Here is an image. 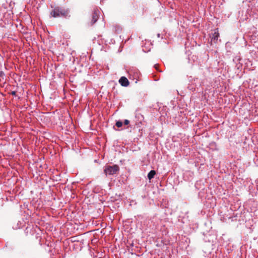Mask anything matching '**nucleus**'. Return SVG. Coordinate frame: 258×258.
Here are the masks:
<instances>
[{"label": "nucleus", "instance_id": "obj_1", "mask_svg": "<svg viewBox=\"0 0 258 258\" xmlns=\"http://www.w3.org/2000/svg\"><path fill=\"white\" fill-rule=\"evenodd\" d=\"M69 14V10L62 7H55L50 12V15L51 17H68Z\"/></svg>", "mask_w": 258, "mask_h": 258}, {"label": "nucleus", "instance_id": "obj_2", "mask_svg": "<svg viewBox=\"0 0 258 258\" xmlns=\"http://www.w3.org/2000/svg\"><path fill=\"white\" fill-rule=\"evenodd\" d=\"M119 169V168L117 165H114L113 166H106L104 169V172L106 176L108 175H111L116 174Z\"/></svg>", "mask_w": 258, "mask_h": 258}, {"label": "nucleus", "instance_id": "obj_3", "mask_svg": "<svg viewBox=\"0 0 258 258\" xmlns=\"http://www.w3.org/2000/svg\"><path fill=\"white\" fill-rule=\"evenodd\" d=\"M99 13V11L97 9L94 10L92 16V24H94L97 21Z\"/></svg>", "mask_w": 258, "mask_h": 258}, {"label": "nucleus", "instance_id": "obj_4", "mask_svg": "<svg viewBox=\"0 0 258 258\" xmlns=\"http://www.w3.org/2000/svg\"><path fill=\"white\" fill-rule=\"evenodd\" d=\"M219 37V33L217 30H215L214 33L212 34L211 36L212 43H216Z\"/></svg>", "mask_w": 258, "mask_h": 258}, {"label": "nucleus", "instance_id": "obj_5", "mask_svg": "<svg viewBox=\"0 0 258 258\" xmlns=\"http://www.w3.org/2000/svg\"><path fill=\"white\" fill-rule=\"evenodd\" d=\"M119 83L124 87H127L129 85V81L125 77H121L119 80Z\"/></svg>", "mask_w": 258, "mask_h": 258}, {"label": "nucleus", "instance_id": "obj_6", "mask_svg": "<svg viewBox=\"0 0 258 258\" xmlns=\"http://www.w3.org/2000/svg\"><path fill=\"white\" fill-rule=\"evenodd\" d=\"M155 174H156V172L155 170H151L148 174V179L149 180H151V179L154 178Z\"/></svg>", "mask_w": 258, "mask_h": 258}, {"label": "nucleus", "instance_id": "obj_7", "mask_svg": "<svg viewBox=\"0 0 258 258\" xmlns=\"http://www.w3.org/2000/svg\"><path fill=\"white\" fill-rule=\"evenodd\" d=\"M116 126H117L118 127H121V126H122V121H119H119H116Z\"/></svg>", "mask_w": 258, "mask_h": 258}, {"label": "nucleus", "instance_id": "obj_8", "mask_svg": "<svg viewBox=\"0 0 258 258\" xmlns=\"http://www.w3.org/2000/svg\"><path fill=\"white\" fill-rule=\"evenodd\" d=\"M130 123V121L127 119H125L124 121V123L125 125H127Z\"/></svg>", "mask_w": 258, "mask_h": 258}, {"label": "nucleus", "instance_id": "obj_9", "mask_svg": "<svg viewBox=\"0 0 258 258\" xmlns=\"http://www.w3.org/2000/svg\"><path fill=\"white\" fill-rule=\"evenodd\" d=\"M11 94L13 95H16V92L15 91H12Z\"/></svg>", "mask_w": 258, "mask_h": 258}, {"label": "nucleus", "instance_id": "obj_10", "mask_svg": "<svg viewBox=\"0 0 258 258\" xmlns=\"http://www.w3.org/2000/svg\"><path fill=\"white\" fill-rule=\"evenodd\" d=\"M157 37H158V38H159V37H160V34L159 33H158V34H157Z\"/></svg>", "mask_w": 258, "mask_h": 258}]
</instances>
